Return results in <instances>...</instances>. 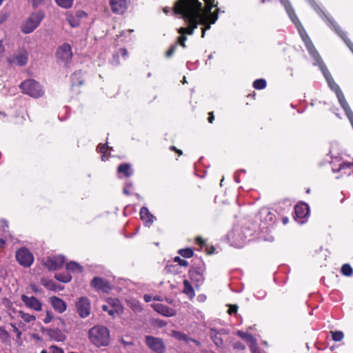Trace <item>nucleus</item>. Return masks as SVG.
Instances as JSON below:
<instances>
[{"mask_svg": "<svg viewBox=\"0 0 353 353\" xmlns=\"http://www.w3.org/2000/svg\"><path fill=\"white\" fill-rule=\"evenodd\" d=\"M203 1L205 3L204 8L199 0H178L174 6V12L180 14L189 26L188 28L181 27L178 29V32L181 34L178 37V43L183 48L186 47L187 37L185 34H193L194 30L200 23L205 26L201 32V37L203 38L205 31L210 28V24L214 23L218 19L219 9H216V12L211 13L212 8L216 6L213 4L214 0Z\"/></svg>", "mask_w": 353, "mask_h": 353, "instance_id": "1", "label": "nucleus"}, {"mask_svg": "<svg viewBox=\"0 0 353 353\" xmlns=\"http://www.w3.org/2000/svg\"><path fill=\"white\" fill-rule=\"evenodd\" d=\"M301 37L305 43V45L310 54L315 61V63L318 65L321 70L323 76L325 77L329 87L333 90L337 97L338 101L341 105L342 108L345 111L348 119L353 121V112L351 110L348 103H347L345 97L341 90L339 86L334 82L333 78L330 74L326 65L324 64L321 57L316 50L312 42L307 34L303 35L301 32Z\"/></svg>", "mask_w": 353, "mask_h": 353, "instance_id": "2", "label": "nucleus"}, {"mask_svg": "<svg viewBox=\"0 0 353 353\" xmlns=\"http://www.w3.org/2000/svg\"><path fill=\"white\" fill-rule=\"evenodd\" d=\"M90 342L97 347L108 346L110 343V331L104 326L97 325L92 327L88 332Z\"/></svg>", "mask_w": 353, "mask_h": 353, "instance_id": "3", "label": "nucleus"}, {"mask_svg": "<svg viewBox=\"0 0 353 353\" xmlns=\"http://www.w3.org/2000/svg\"><path fill=\"white\" fill-rule=\"evenodd\" d=\"M310 5L312 8L316 10V12L327 21V25L332 28L338 35L345 42L347 46L353 52V43L347 39L345 35V33L342 31L340 27L337 25V23L334 21L333 19L328 17L316 5V3L314 1V0H308Z\"/></svg>", "mask_w": 353, "mask_h": 353, "instance_id": "4", "label": "nucleus"}, {"mask_svg": "<svg viewBox=\"0 0 353 353\" xmlns=\"http://www.w3.org/2000/svg\"><path fill=\"white\" fill-rule=\"evenodd\" d=\"M43 18V12L41 11L32 12L23 22L21 26V32L24 34H30L32 32L39 26Z\"/></svg>", "mask_w": 353, "mask_h": 353, "instance_id": "5", "label": "nucleus"}, {"mask_svg": "<svg viewBox=\"0 0 353 353\" xmlns=\"http://www.w3.org/2000/svg\"><path fill=\"white\" fill-rule=\"evenodd\" d=\"M20 88L23 93L34 98L39 97L43 94L41 85L32 79H28L22 82Z\"/></svg>", "mask_w": 353, "mask_h": 353, "instance_id": "6", "label": "nucleus"}, {"mask_svg": "<svg viewBox=\"0 0 353 353\" xmlns=\"http://www.w3.org/2000/svg\"><path fill=\"white\" fill-rule=\"evenodd\" d=\"M16 259L19 263L23 267H30L33 261L34 256L27 248H20L16 253Z\"/></svg>", "mask_w": 353, "mask_h": 353, "instance_id": "7", "label": "nucleus"}, {"mask_svg": "<svg viewBox=\"0 0 353 353\" xmlns=\"http://www.w3.org/2000/svg\"><path fill=\"white\" fill-rule=\"evenodd\" d=\"M145 343L148 347L153 352L156 353H164L165 346L161 339L152 336H146Z\"/></svg>", "mask_w": 353, "mask_h": 353, "instance_id": "8", "label": "nucleus"}, {"mask_svg": "<svg viewBox=\"0 0 353 353\" xmlns=\"http://www.w3.org/2000/svg\"><path fill=\"white\" fill-rule=\"evenodd\" d=\"M56 54L59 60L68 63L72 57L71 46L68 43H63L57 48Z\"/></svg>", "mask_w": 353, "mask_h": 353, "instance_id": "9", "label": "nucleus"}, {"mask_svg": "<svg viewBox=\"0 0 353 353\" xmlns=\"http://www.w3.org/2000/svg\"><path fill=\"white\" fill-rule=\"evenodd\" d=\"M90 285L98 292L108 293L112 290L110 283L107 280L99 276L92 279Z\"/></svg>", "mask_w": 353, "mask_h": 353, "instance_id": "10", "label": "nucleus"}, {"mask_svg": "<svg viewBox=\"0 0 353 353\" xmlns=\"http://www.w3.org/2000/svg\"><path fill=\"white\" fill-rule=\"evenodd\" d=\"M78 314L81 318H85L90 314V302L86 297H81L76 303Z\"/></svg>", "mask_w": 353, "mask_h": 353, "instance_id": "11", "label": "nucleus"}, {"mask_svg": "<svg viewBox=\"0 0 353 353\" xmlns=\"http://www.w3.org/2000/svg\"><path fill=\"white\" fill-rule=\"evenodd\" d=\"M280 1H281V3L283 5V6L285 7V10L288 12L292 21L296 25V26L299 29V33L301 34V32L302 34H303V35L307 34L302 27H301V28H299V26H301V23H300L298 18L296 17V16L294 13V11L292 9V8L291 7L288 1V0H280Z\"/></svg>", "mask_w": 353, "mask_h": 353, "instance_id": "12", "label": "nucleus"}, {"mask_svg": "<svg viewBox=\"0 0 353 353\" xmlns=\"http://www.w3.org/2000/svg\"><path fill=\"white\" fill-rule=\"evenodd\" d=\"M21 301L26 307L32 310L35 311H41L42 310V303L34 296H28L23 294L21 296Z\"/></svg>", "mask_w": 353, "mask_h": 353, "instance_id": "13", "label": "nucleus"}, {"mask_svg": "<svg viewBox=\"0 0 353 353\" xmlns=\"http://www.w3.org/2000/svg\"><path fill=\"white\" fill-rule=\"evenodd\" d=\"M203 270L201 268H192L189 270V275L191 281L195 283V285L199 287L204 280L203 275Z\"/></svg>", "mask_w": 353, "mask_h": 353, "instance_id": "14", "label": "nucleus"}, {"mask_svg": "<svg viewBox=\"0 0 353 353\" xmlns=\"http://www.w3.org/2000/svg\"><path fill=\"white\" fill-rule=\"evenodd\" d=\"M110 5L112 11L115 14H121L128 8L127 0H110Z\"/></svg>", "mask_w": 353, "mask_h": 353, "instance_id": "15", "label": "nucleus"}, {"mask_svg": "<svg viewBox=\"0 0 353 353\" xmlns=\"http://www.w3.org/2000/svg\"><path fill=\"white\" fill-rule=\"evenodd\" d=\"M310 212L309 207L307 204L301 203L295 205L294 207V213H295V219L297 220L300 219L299 222L301 223H303L304 221L303 219L305 218Z\"/></svg>", "mask_w": 353, "mask_h": 353, "instance_id": "16", "label": "nucleus"}, {"mask_svg": "<svg viewBox=\"0 0 353 353\" xmlns=\"http://www.w3.org/2000/svg\"><path fill=\"white\" fill-rule=\"evenodd\" d=\"M65 262V257L63 256H57L52 258H48L45 261V265L50 270H56L61 267Z\"/></svg>", "mask_w": 353, "mask_h": 353, "instance_id": "17", "label": "nucleus"}, {"mask_svg": "<svg viewBox=\"0 0 353 353\" xmlns=\"http://www.w3.org/2000/svg\"><path fill=\"white\" fill-rule=\"evenodd\" d=\"M86 16V13L82 10H78L75 14L67 13V21L72 28L80 25V19Z\"/></svg>", "mask_w": 353, "mask_h": 353, "instance_id": "18", "label": "nucleus"}, {"mask_svg": "<svg viewBox=\"0 0 353 353\" xmlns=\"http://www.w3.org/2000/svg\"><path fill=\"white\" fill-rule=\"evenodd\" d=\"M152 308L158 313L165 316H173L176 314V311L161 303H153L152 304Z\"/></svg>", "mask_w": 353, "mask_h": 353, "instance_id": "19", "label": "nucleus"}, {"mask_svg": "<svg viewBox=\"0 0 353 353\" xmlns=\"http://www.w3.org/2000/svg\"><path fill=\"white\" fill-rule=\"evenodd\" d=\"M353 170V163L350 162H341L336 165H333L332 171L334 172H341V174L350 175Z\"/></svg>", "mask_w": 353, "mask_h": 353, "instance_id": "20", "label": "nucleus"}, {"mask_svg": "<svg viewBox=\"0 0 353 353\" xmlns=\"http://www.w3.org/2000/svg\"><path fill=\"white\" fill-rule=\"evenodd\" d=\"M50 303L53 308L59 313H62L66 310V304L62 299L58 297H51Z\"/></svg>", "mask_w": 353, "mask_h": 353, "instance_id": "21", "label": "nucleus"}, {"mask_svg": "<svg viewBox=\"0 0 353 353\" xmlns=\"http://www.w3.org/2000/svg\"><path fill=\"white\" fill-rule=\"evenodd\" d=\"M171 335H172V336L178 339L179 341H185L186 343H190V342H193L196 345H200V343L198 341L188 336L185 334H184L183 332L173 330V331H172Z\"/></svg>", "mask_w": 353, "mask_h": 353, "instance_id": "22", "label": "nucleus"}, {"mask_svg": "<svg viewBox=\"0 0 353 353\" xmlns=\"http://www.w3.org/2000/svg\"><path fill=\"white\" fill-rule=\"evenodd\" d=\"M223 332V330L217 332L214 329H211L210 335L212 339L213 340L215 345L218 347H222L223 345V341L221 337V332Z\"/></svg>", "mask_w": 353, "mask_h": 353, "instance_id": "23", "label": "nucleus"}, {"mask_svg": "<svg viewBox=\"0 0 353 353\" xmlns=\"http://www.w3.org/2000/svg\"><path fill=\"white\" fill-rule=\"evenodd\" d=\"M140 216L141 220L145 221L146 224H152L153 223L154 216L150 214L147 208L142 207L141 208Z\"/></svg>", "mask_w": 353, "mask_h": 353, "instance_id": "24", "label": "nucleus"}, {"mask_svg": "<svg viewBox=\"0 0 353 353\" xmlns=\"http://www.w3.org/2000/svg\"><path fill=\"white\" fill-rule=\"evenodd\" d=\"M117 172L119 174H123L125 177L131 176L133 173L130 165L128 163H123L119 165L117 168Z\"/></svg>", "mask_w": 353, "mask_h": 353, "instance_id": "25", "label": "nucleus"}, {"mask_svg": "<svg viewBox=\"0 0 353 353\" xmlns=\"http://www.w3.org/2000/svg\"><path fill=\"white\" fill-rule=\"evenodd\" d=\"M102 309L103 311L107 312L110 316H114L115 313H119L121 310V306L119 301H117L114 303L113 309H109V306L107 305H103Z\"/></svg>", "mask_w": 353, "mask_h": 353, "instance_id": "26", "label": "nucleus"}, {"mask_svg": "<svg viewBox=\"0 0 353 353\" xmlns=\"http://www.w3.org/2000/svg\"><path fill=\"white\" fill-rule=\"evenodd\" d=\"M183 293L188 296L190 298H193L195 296V293L191 283L185 279L183 281Z\"/></svg>", "mask_w": 353, "mask_h": 353, "instance_id": "27", "label": "nucleus"}, {"mask_svg": "<svg viewBox=\"0 0 353 353\" xmlns=\"http://www.w3.org/2000/svg\"><path fill=\"white\" fill-rule=\"evenodd\" d=\"M49 336L57 341H63L65 339L64 334L58 329L50 330Z\"/></svg>", "mask_w": 353, "mask_h": 353, "instance_id": "28", "label": "nucleus"}, {"mask_svg": "<svg viewBox=\"0 0 353 353\" xmlns=\"http://www.w3.org/2000/svg\"><path fill=\"white\" fill-rule=\"evenodd\" d=\"M66 269L71 272H81L83 271L82 266L74 261H70V263H67Z\"/></svg>", "mask_w": 353, "mask_h": 353, "instance_id": "29", "label": "nucleus"}, {"mask_svg": "<svg viewBox=\"0 0 353 353\" xmlns=\"http://www.w3.org/2000/svg\"><path fill=\"white\" fill-rule=\"evenodd\" d=\"M12 62H14L21 66L26 65L28 62L27 53L23 52L16 56V57L13 59Z\"/></svg>", "mask_w": 353, "mask_h": 353, "instance_id": "30", "label": "nucleus"}, {"mask_svg": "<svg viewBox=\"0 0 353 353\" xmlns=\"http://www.w3.org/2000/svg\"><path fill=\"white\" fill-rule=\"evenodd\" d=\"M18 316L21 318L26 323H30L36 320V316L32 314L26 313L22 310L17 312Z\"/></svg>", "mask_w": 353, "mask_h": 353, "instance_id": "31", "label": "nucleus"}, {"mask_svg": "<svg viewBox=\"0 0 353 353\" xmlns=\"http://www.w3.org/2000/svg\"><path fill=\"white\" fill-rule=\"evenodd\" d=\"M55 278L57 280L63 282L68 283L70 282L72 279V276L69 273H58L55 274Z\"/></svg>", "mask_w": 353, "mask_h": 353, "instance_id": "32", "label": "nucleus"}, {"mask_svg": "<svg viewBox=\"0 0 353 353\" xmlns=\"http://www.w3.org/2000/svg\"><path fill=\"white\" fill-rule=\"evenodd\" d=\"M341 272V274L345 276H351L353 274V269L348 263L342 265Z\"/></svg>", "mask_w": 353, "mask_h": 353, "instance_id": "33", "label": "nucleus"}, {"mask_svg": "<svg viewBox=\"0 0 353 353\" xmlns=\"http://www.w3.org/2000/svg\"><path fill=\"white\" fill-rule=\"evenodd\" d=\"M129 307L136 313L140 312L142 310L141 304L137 301H132L128 303Z\"/></svg>", "mask_w": 353, "mask_h": 353, "instance_id": "34", "label": "nucleus"}, {"mask_svg": "<svg viewBox=\"0 0 353 353\" xmlns=\"http://www.w3.org/2000/svg\"><path fill=\"white\" fill-rule=\"evenodd\" d=\"M55 1L60 7L67 9L72 6L74 0H55Z\"/></svg>", "mask_w": 353, "mask_h": 353, "instance_id": "35", "label": "nucleus"}, {"mask_svg": "<svg viewBox=\"0 0 353 353\" xmlns=\"http://www.w3.org/2000/svg\"><path fill=\"white\" fill-rule=\"evenodd\" d=\"M253 87L258 90L263 89L266 87V81L263 79H256L253 83Z\"/></svg>", "mask_w": 353, "mask_h": 353, "instance_id": "36", "label": "nucleus"}, {"mask_svg": "<svg viewBox=\"0 0 353 353\" xmlns=\"http://www.w3.org/2000/svg\"><path fill=\"white\" fill-rule=\"evenodd\" d=\"M330 333L332 334V340L334 341H341L344 337V334L341 331H332Z\"/></svg>", "mask_w": 353, "mask_h": 353, "instance_id": "37", "label": "nucleus"}, {"mask_svg": "<svg viewBox=\"0 0 353 353\" xmlns=\"http://www.w3.org/2000/svg\"><path fill=\"white\" fill-rule=\"evenodd\" d=\"M179 253L185 258H190L194 254L193 250L190 248L181 249L179 250Z\"/></svg>", "mask_w": 353, "mask_h": 353, "instance_id": "38", "label": "nucleus"}, {"mask_svg": "<svg viewBox=\"0 0 353 353\" xmlns=\"http://www.w3.org/2000/svg\"><path fill=\"white\" fill-rule=\"evenodd\" d=\"M108 148H109L107 145V144H99V145L97 149H98L99 152L102 154V156H101L102 161H104L105 159V153Z\"/></svg>", "mask_w": 353, "mask_h": 353, "instance_id": "39", "label": "nucleus"}, {"mask_svg": "<svg viewBox=\"0 0 353 353\" xmlns=\"http://www.w3.org/2000/svg\"><path fill=\"white\" fill-rule=\"evenodd\" d=\"M174 261L178 263V264L180 265L181 266L186 267L188 265V263L187 261L181 259L179 256H176L174 259Z\"/></svg>", "mask_w": 353, "mask_h": 353, "instance_id": "40", "label": "nucleus"}, {"mask_svg": "<svg viewBox=\"0 0 353 353\" xmlns=\"http://www.w3.org/2000/svg\"><path fill=\"white\" fill-rule=\"evenodd\" d=\"M177 48V43H175L174 45H172L170 49L166 52V57H172V55L174 53L176 49Z\"/></svg>", "mask_w": 353, "mask_h": 353, "instance_id": "41", "label": "nucleus"}, {"mask_svg": "<svg viewBox=\"0 0 353 353\" xmlns=\"http://www.w3.org/2000/svg\"><path fill=\"white\" fill-rule=\"evenodd\" d=\"M43 285L49 290H54V283L52 281H43Z\"/></svg>", "mask_w": 353, "mask_h": 353, "instance_id": "42", "label": "nucleus"}, {"mask_svg": "<svg viewBox=\"0 0 353 353\" xmlns=\"http://www.w3.org/2000/svg\"><path fill=\"white\" fill-rule=\"evenodd\" d=\"M50 353H64L63 350L57 346L52 345L50 347Z\"/></svg>", "mask_w": 353, "mask_h": 353, "instance_id": "43", "label": "nucleus"}, {"mask_svg": "<svg viewBox=\"0 0 353 353\" xmlns=\"http://www.w3.org/2000/svg\"><path fill=\"white\" fill-rule=\"evenodd\" d=\"M52 319H53V316H52V313L49 311H47L46 318L43 320L44 323H49L52 320Z\"/></svg>", "mask_w": 353, "mask_h": 353, "instance_id": "44", "label": "nucleus"}, {"mask_svg": "<svg viewBox=\"0 0 353 353\" xmlns=\"http://www.w3.org/2000/svg\"><path fill=\"white\" fill-rule=\"evenodd\" d=\"M237 334H238V335L240 337H241L243 339H248H248H250L252 338L251 334H245V333H244V332H243L241 331H239Z\"/></svg>", "mask_w": 353, "mask_h": 353, "instance_id": "45", "label": "nucleus"}, {"mask_svg": "<svg viewBox=\"0 0 353 353\" xmlns=\"http://www.w3.org/2000/svg\"><path fill=\"white\" fill-rule=\"evenodd\" d=\"M238 306L236 305H230L228 313L230 314H234L237 312Z\"/></svg>", "mask_w": 353, "mask_h": 353, "instance_id": "46", "label": "nucleus"}, {"mask_svg": "<svg viewBox=\"0 0 353 353\" xmlns=\"http://www.w3.org/2000/svg\"><path fill=\"white\" fill-rule=\"evenodd\" d=\"M8 18V14L6 13L0 14V24L3 23Z\"/></svg>", "mask_w": 353, "mask_h": 353, "instance_id": "47", "label": "nucleus"}, {"mask_svg": "<svg viewBox=\"0 0 353 353\" xmlns=\"http://www.w3.org/2000/svg\"><path fill=\"white\" fill-rule=\"evenodd\" d=\"M44 1L45 0H32V6L33 7L36 8L39 5L42 4Z\"/></svg>", "mask_w": 353, "mask_h": 353, "instance_id": "48", "label": "nucleus"}, {"mask_svg": "<svg viewBox=\"0 0 353 353\" xmlns=\"http://www.w3.org/2000/svg\"><path fill=\"white\" fill-rule=\"evenodd\" d=\"M261 213L263 214H266L267 216H270V220L272 221V216H273V214L268 210V209H265V210H263Z\"/></svg>", "mask_w": 353, "mask_h": 353, "instance_id": "49", "label": "nucleus"}, {"mask_svg": "<svg viewBox=\"0 0 353 353\" xmlns=\"http://www.w3.org/2000/svg\"><path fill=\"white\" fill-rule=\"evenodd\" d=\"M143 299H144L145 301L147 303L153 300V297L149 294H145L143 296Z\"/></svg>", "mask_w": 353, "mask_h": 353, "instance_id": "50", "label": "nucleus"}, {"mask_svg": "<svg viewBox=\"0 0 353 353\" xmlns=\"http://www.w3.org/2000/svg\"><path fill=\"white\" fill-rule=\"evenodd\" d=\"M120 52L123 57H125L128 55V51L125 48L120 49Z\"/></svg>", "mask_w": 353, "mask_h": 353, "instance_id": "51", "label": "nucleus"}, {"mask_svg": "<svg viewBox=\"0 0 353 353\" xmlns=\"http://www.w3.org/2000/svg\"><path fill=\"white\" fill-rule=\"evenodd\" d=\"M214 119V117L213 112H210L209 117H208L209 123H212L213 122Z\"/></svg>", "mask_w": 353, "mask_h": 353, "instance_id": "52", "label": "nucleus"}, {"mask_svg": "<svg viewBox=\"0 0 353 353\" xmlns=\"http://www.w3.org/2000/svg\"><path fill=\"white\" fill-rule=\"evenodd\" d=\"M3 52H4V47L2 43V41L0 40V57H1L3 55Z\"/></svg>", "mask_w": 353, "mask_h": 353, "instance_id": "53", "label": "nucleus"}, {"mask_svg": "<svg viewBox=\"0 0 353 353\" xmlns=\"http://www.w3.org/2000/svg\"><path fill=\"white\" fill-rule=\"evenodd\" d=\"M170 149H171V150H176V151L179 153V154H180V155L182 154L181 150H176V148H175L174 146H172V147L170 148Z\"/></svg>", "mask_w": 353, "mask_h": 353, "instance_id": "54", "label": "nucleus"}, {"mask_svg": "<svg viewBox=\"0 0 353 353\" xmlns=\"http://www.w3.org/2000/svg\"><path fill=\"white\" fill-rule=\"evenodd\" d=\"M5 244V241L0 239V248H3Z\"/></svg>", "mask_w": 353, "mask_h": 353, "instance_id": "55", "label": "nucleus"}, {"mask_svg": "<svg viewBox=\"0 0 353 353\" xmlns=\"http://www.w3.org/2000/svg\"><path fill=\"white\" fill-rule=\"evenodd\" d=\"M153 300L154 301H161L162 299L159 296H155L153 297Z\"/></svg>", "mask_w": 353, "mask_h": 353, "instance_id": "56", "label": "nucleus"}, {"mask_svg": "<svg viewBox=\"0 0 353 353\" xmlns=\"http://www.w3.org/2000/svg\"><path fill=\"white\" fill-rule=\"evenodd\" d=\"M14 330H16V332H17V337L18 338H20L21 335V332L17 328L15 327Z\"/></svg>", "mask_w": 353, "mask_h": 353, "instance_id": "57", "label": "nucleus"}, {"mask_svg": "<svg viewBox=\"0 0 353 353\" xmlns=\"http://www.w3.org/2000/svg\"><path fill=\"white\" fill-rule=\"evenodd\" d=\"M0 331L1 332V335H5V336H7L8 335V332L3 330V329H0Z\"/></svg>", "mask_w": 353, "mask_h": 353, "instance_id": "58", "label": "nucleus"}, {"mask_svg": "<svg viewBox=\"0 0 353 353\" xmlns=\"http://www.w3.org/2000/svg\"><path fill=\"white\" fill-rule=\"evenodd\" d=\"M196 241H197V242H198V243H199V244H203V240H202L200 237H198V238L196 239Z\"/></svg>", "mask_w": 353, "mask_h": 353, "instance_id": "59", "label": "nucleus"}, {"mask_svg": "<svg viewBox=\"0 0 353 353\" xmlns=\"http://www.w3.org/2000/svg\"><path fill=\"white\" fill-rule=\"evenodd\" d=\"M288 218H286V217L283 219V223H285V224L288 223Z\"/></svg>", "mask_w": 353, "mask_h": 353, "instance_id": "60", "label": "nucleus"}, {"mask_svg": "<svg viewBox=\"0 0 353 353\" xmlns=\"http://www.w3.org/2000/svg\"><path fill=\"white\" fill-rule=\"evenodd\" d=\"M235 180L237 183H239V176H236V174H235Z\"/></svg>", "mask_w": 353, "mask_h": 353, "instance_id": "61", "label": "nucleus"}, {"mask_svg": "<svg viewBox=\"0 0 353 353\" xmlns=\"http://www.w3.org/2000/svg\"><path fill=\"white\" fill-rule=\"evenodd\" d=\"M163 10H164V12L166 13V14H168V12H169L168 8H165Z\"/></svg>", "mask_w": 353, "mask_h": 353, "instance_id": "62", "label": "nucleus"}, {"mask_svg": "<svg viewBox=\"0 0 353 353\" xmlns=\"http://www.w3.org/2000/svg\"><path fill=\"white\" fill-rule=\"evenodd\" d=\"M123 192L126 194H129V192L125 188L123 189Z\"/></svg>", "mask_w": 353, "mask_h": 353, "instance_id": "63", "label": "nucleus"}, {"mask_svg": "<svg viewBox=\"0 0 353 353\" xmlns=\"http://www.w3.org/2000/svg\"><path fill=\"white\" fill-rule=\"evenodd\" d=\"M41 353H48L47 350H43Z\"/></svg>", "mask_w": 353, "mask_h": 353, "instance_id": "64", "label": "nucleus"}]
</instances>
